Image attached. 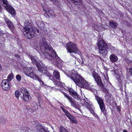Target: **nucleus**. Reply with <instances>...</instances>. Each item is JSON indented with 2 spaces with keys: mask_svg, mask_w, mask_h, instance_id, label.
<instances>
[{
  "mask_svg": "<svg viewBox=\"0 0 132 132\" xmlns=\"http://www.w3.org/2000/svg\"><path fill=\"white\" fill-rule=\"evenodd\" d=\"M43 10L45 11L48 14L50 13V11L48 10L45 9L44 8H43Z\"/></svg>",
  "mask_w": 132,
  "mask_h": 132,
  "instance_id": "37",
  "label": "nucleus"
},
{
  "mask_svg": "<svg viewBox=\"0 0 132 132\" xmlns=\"http://www.w3.org/2000/svg\"><path fill=\"white\" fill-rule=\"evenodd\" d=\"M66 48L68 52L74 53L81 56V53L77 48L76 45L75 43L71 42L67 43Z\"/></svg>",
  "mask_w": 132,
  "mask_h": 132,
  "instance_id": "5",
  "label": "nucleus"
},
{
  "mask_svg": "<svg viewBox=\"0 0 132 132\" xmlns=\"http://www.w3.org/2000/svg\"><path fill=\"white\" fill-rule=\"evenodd\" d=\"M37 128L39 130L38 132H47V130L44 128H42V126H37Z\"/></svg>",
  "mask_w": 132,
  "mask_h": 132,
  "instance_id": "22",
  "label": "nucleus"
},
{
  "mask_svg": "<svg viewBox=\"0 0 132 132\" xmlns=\"http://www.w3.org/2000/svg\"><path fill=\"white\" fill-rule=\"evenodd\" d=\"M4 20L9 28L11 29H13L14 27L11 21L7 18H5Z\"/></svg>",
  "mask_w": 132,
  "mask_h": 132,
  "instance_id": "14",
  "label": "nucleus"
},
{
  "mask_svg": "<svg viewBox=\"0 0 132 132\" xmlns=\"http://www.w3.org/2000/svg\"><path fill=\"white\" fill-rule=\"evenodd\" d=\"M42 25H44V24H42Z\"/></svg>",
  "mask_w": 132,
  "mask_h": 132,
  "instance_id": "52",
  "label": "nucleus"
},
{
  "mask_svg": "<svg viewBox=\"0 0 132 132\" xmlns=\"http://www.w3.org/2000/svg\"><path fill=\"white\" fill-rule=\"evenodd\" d=\"M71 105L73 107H76V105L75 101L71 97H70L68 99Z\"/></svg>",
  "mask_w": 132,
  "mask_h": 132,
  "instance_id": "19",
  "label": "nucleus"
},
{
  "mask_svg": "<svg viewBox=\"0 0 132 132\" xmlns=\"http://www.w3.org/2000/svg\"><path fill=\"white\" fill-rule=\"evenodd\" d=\"M72 3L76 5H80L81 4L80 0H72L71 1Z\"/></svg>",
  "mask_w": 132,
  "mask_h": 132,
  "instance_id": "23",
  "label": "nucleus"
},
{
  "mask_svg": "<svg viewBox=\"0 0 132 132\" xmlns=\"http://www.w3.org/2000/svg\"><path fill=\"white\" fill-rule=\"evenodd\" d=\"M5 9L11 14L14 15L15 14V11L14 9L12 6H10V5L8 7H7V8Z\"/></svg>",
  "mask_w": 132,
  "mask_h": 132,
  "instance_id": "17",
  "label": "nucleus"
},
{
  "mask_svg": "<svg viewBox=\"0 0 132 132\" xmlns=\"http://www.w3.org/2000/svg\"><path fill=\"white\" fill-rule=\"evenodd\" d=\"M117 80H119V82L120 84H121V82H122V80H121V79L120 75H117Z\"/></svg>",
  "mask_w": 132,
  "mask_h": 132,
  "instance_id": "33",
  "label": "nucleus"
},
{
  "mask_svg": "<svg viewBox=\"0 0 132 132\" xmlns=\"http://www.w3.org/2000/svg\"><path fill=\"white\" fill-rule=\"evenodd\" d=\"M2 88L5 90H9L10 88V83L7 79L3 80L1 83Z\"/></svg>",
  "mask_w": 132,
  "mask_h": 132,
  "instance_id": "11",
  "label": "nucleus"
},
{
  "mask_svg": "<svg viewBox=\"0 0 132 132\" xmlns=\"http://www.w3.org/2000/svg\"><path fill=\"white\" fill-rule=\"evenodd\" d=\"M64 112L65 113L66 115H67V114L68 113H69L68 111L66 110Z\"/></svg>",
  "mask_w": 132,
  "mask_h": 132,
  "instance_id": "42",
  "label": "nucleus"
},
{
  "mask_svg": "<svg viewBox=\"0 0 132 132\" xmlns=\"http://www.w3.org/2000/svg\"><path fill=\"white\" fill-rule=\"evenodd\" d=\"M68 91L70 94L74 98L77 100L80 99V98L79 97L77 93L74 91L72 88H70L68 89Z\"/></svg>",
  "mask_w": 132,
  "mask_h": 132,
  "instance_id": "13",
  "label": "nucleus"
},
{
  "mask_svg": "<svg viewBox=\"0 0 132 132\" xmlns=\"http://www.w3.org/2000/svg\"><path fill=\"white\" fill-rule=\"evenodd\" d=\"M51 1H55L56 0H50Z\"/></svg>",
  "mask_w": 132,
  "mask_h": 132,
  "instance_id": "48",
  "label": "nucleus"
},
{
  "mask_svg": "<svg viewBox=\"0 0 132 132\" xmlns=\"http://www.w3.org/2000/svg\"><path fill=\"white\" fill-rule=\"evenodd\" d=\"M92 76L98 85L102 88L103 92L106 93L107 92V90L104 88V85L99 75L97 73L95 72L93 73Z\"/></svg>",
  "mask_w": 132,
  "mask_h": 132,
  "instance_id": "6",
  "label": "nucleus"
},
{
  "mask_svg": "<svg viewBox=\"0 0 132 132\" xmlns=\"http://www.w3.org/2000/svg\"><path fill=\"white\" fill-rule=\"evenodd\" d=\"M39 102V104L40 103H42L43 102V100L41 96L40 95H38L37 97Z\"/></svg>",
  "mask_w": 132,
  "mask_h": 132,
  "instance_id": "26",
  "label": "nucleus"
},
{
  "mask_svg": "<svg viewBox=\"0 0 132 132\" xmlns=\"http://www.w3.org/2000/svg\"><path fill=\"white\" fill-rule=\"evenodd\" d=\"M24 26L22 31L25 37L28 39H30L34 36V31L31 30L32 25L29 22L27 21L24 22Z\"/></svg>",
  "mask_w": 132,
  "mask_h": 132,
  "instance_id": "3",
  "label": "nucleus"
},
{
  "mask_svg": "<svg viewBox=\"0 0 132 132\" xmlns=\"http://www.w3.org/2000/svg\"><path fill=\"white\" fill-rule=\"evenodd\" d=\"M2 67L1 64H0V72L2 70Z\"/></svg>",
  "mask_w": 132,
  "mask_h": 132,
  "instance_id": "45",
  "label": "nucleus"
},
{
  "mask_svg": "<svg viewBox=\"0 0 132 132\" xmlns=\"http://www.w3.org/2000/svg\"><path fill=\"white\" fill-rule=\"evenodd\" d=\"M53 75L55 78L57 79H59L60 77L59 73L57 70H55L54 72Z\"/></svg>",
  "mask_w": 132,
  "mask_h": 132,
  "instance_id": "21",
  "label": "nucleus"
},
{
  "mask_svg": "<svg viewBox=\"0 0 132 132\" xmlns=\"http://www.w3.org/2000/svg\"><path fill=\"white\" fill-rule=\"evenodd\" d=\"M129 71L131 75L132 74V67L129 69Z\"/></svg>",
  "mask_w": 132,
  "mask_h": 132,
  "instance_id": "39",
  "label": "nucleus"
},
{
  "mask_svg": "<svg viewBox=\"0 0 132 132\" xmlns=\"http://www.w3.org/2000/svg\"><path fill=\"white\" fill-rule=\"evenodd\" d=\"M105 49L101 50H99V52L100 54L103 56H105L107 54L108 52L109 48L107 49L105 47Z\"/></svg>",
  "mask_w": 132,
  "mask_h": 132,
  "instance_id": "16",
  "label": "nucleus"
},
{
  "mask_svg": "<svg viewBox=\"0 0 132 132\" xmlns=\"http://www.w3.org/2000/svg\"><path fill=\"white\" fill-rule=\"evenodd\" d=\"M38 27L39 28H41L42 27H41V26H40L39 25H38Z\"/></svg>",
  "mask_w": 132,
  "mask_h": 132,
  "instance_id": "49",
  "label": "nucleus"
},
{
  "mask_svg": "<svg viewBox=\"0 0 132 132\" xmlns=\"http://www.w3.org/2000/svg\"><path fill=\"white\" fill-rule=\"evenodd\" d=\"M3 10V9L2 7H1V5H0V12H2Z\"/></svg>",
  "mask_w": 132,
  "mask_h": 132,
  "instance_id": "41",
  "label": "nucleus"
},
{
  "mask_svg": "<svg viewBox=\"0 0 132 132\" xmlns=\"http://www.w3.org/2000/svg\"><path fill=\"white\" fill-rule=\"evenodd\" d=\"M39 106H40V107L41 108H42V107L41 106V104H40H40H39Z\"/></svg>",
  "mask_w": 132,
  "mask_h": 132,
  "instance_id": "51",
  "label": "nucleus"
},
{
  "mask_svg": "<svg viewBox=\"0 0 132 132\" xmlns=\"http://www.w3.org/2000/svg\"><path fill=\"white\" fill-rule=\"evenodd\" d=\"M34 68H28L24 71V73L27 76H29L34 79L38 81L42 85H44V84L42 80L41 76H38L34 73L33 72Z\"/></svg>",
  "mask_w": 132,
  "mask_h": 132,
  "instance_id": "4",
  "label": "nucleus"
},
{
  "mask_svg": "<svg viewBox=\"0 0 132 132\" xmlns=\"http://www.w3.org/2000/svg\"><path fill=\"white\" fill-rule=\"evenodd\" d=\"M131 76H132V74H131Z\"/></svg>",
  "mask_w": 132,
  "mask_h": 132,
  "instance_id": "53",
  "label": "nucleus"
},
{
  "mask_svg": "<svg viewBox=\"0 0 132 132\" xmlns=\"http://www.w3.org/2000/svg\"><path fill=\"white\" fill-rule=\"evenodd\" d=\"M64 73L68 77L71 78L79 87L90 90H92V88L90 86L88 82L81 76L76 74L72 73L71 72L68 71L65 72Z\"/></svg>",
  "mask_w": 132,
  "mask_h": 132,
  "instance_id": "2",
  "label": "nucleus"
},
{
  "mask_svg": "<svg viewBox=\"0 0 132 132\" xmlns=\"http://www.w3.org/2000/svg\"><path fill=\"white\" fill-rule=\"evenodd\" d=\"M46 40L42 38L41 44L42 48V50L46 58L50 60H52V62H55L56 64L59 63L60 58L58 56L55 51L49 45H48Z\"/></svg>",
  "mask_w": 132,
  "mask_h": 132,
  "instance_id": "1",
  "label": "nucleus"
},
{
  "mask_svg": "<svg viewBox=\"0 0 132 132\" xmlns=\"http://www.w3.org/2000/svg\"><path fill=\"white\" fill-rule=\"evenodd\" d=\"M28 57L31 59L32 64L36 65L38 70L42 67L40 61H39L36 57L29 55Z\"/></svg>",
  "mask_w": 132,
  "mask_h": 132,
  "instance_id": "10",
  "label": "nucleus"
},
{
  "mask_svg": "<svg viewBox=\"0 0 132 132\" xmlns=\"http://www.w3.org/2000/svg\"><path fill=\"white\" fill-rule=\"evenodd\" d=\"M75 59H76V60H75V62L74 63L75 65H79V63L76 57H75Z\"/></svg>",
  "mask_w": 132,
  "mask_h": 132,
  "instance_id": "35",
  "label": "nucleus"
},
{
  "mask_svg": "<svg viewBox=\"0 0 132 132\" xmlns=\"http://www.w3.org/2000/svg\"><path fill=\"white\" fill-rule=\"evenodd\" d=\"M15 57H19V56L17 54H16L14 55Z\"/></svg>",
  "mask_w": 132,
  "mask_h": 132,
  "instance_id": "44",
  "label": "nucleus"
},
{
  "mask_svg": "<svg viewBox=\"0 0 132 132\" xmlns=\"http://www.w3.org/2000/svg\"><path fill=\"white\" fill-rule=\"evenodd\" d=\"M109 25L112 28H115L118 26V24L114 21L112 20L110 21Z\"/></svg>",
  "mask_w": 132,
  "mask_h": 132,
  "instance_id": "20",
  "label": "nucleus"
},
{
  "mask_svg": "<svg viewBox=\"0 0 132 132\" xmlns=\"http://www.w3.org/2000/svg\"><path fill=\"white\" fill-rule=\"evenodd\" d=\"M66 116L69 119L71 117H72V116L69 113H68L67 114Z\"/></svg>",
  "mask_w": 132,
  "mask_h": 132,
  "instance_id": "38",
  "label": "nucleus"
},
{
  "mask_svg": "<svg viewBox=\"0 0 132 132\" xmlns=\"http://www.w3.org/2000/svg\"><path fill=\"white\" fill-rule=\"evenodd\" d=\"M88 100H85L84 101V104L86 106H89L90 104L88 102Z\"/></svg>",
  "mask_w": 132,
  "mask_h": 132,
  "instance_id": "34",
  "label": "nucleus"
},
{
  "mask_svg": "<svg viewBox=\"0 0 132 132\" xmlns=\"http://www.w3.org/2000/svg\"><path fill=\"white\" fill-rule=\"evenodd\" d=\"M123 132H128L126 130H124L123 131Z\"/></svg>",
  "mask_w": 132,
  "mask_h": 132,
  "instance_id": "47",
  "label": "nucleus"
},
{
  "mask_svg": "<svg viewBox=\"0 0 132 132\" xmlns=\"http://www.w3.org/2000/svg\"><path fill=\"white\" fill-rule=\"evenodd\" d=\"M126 62L129 65L132 67V60H129L128 59L126 60Z\"/></svg>",
  "mask_w": 132,
  "mask_h": 132,
  "instance_id": "30",
  "label": "nucleus"
},
{
  "mask_svg": "<svg viewBox=\"0 0 132 132\" xmlns=\"http://www.w3.org/2000/svg\"><path fill=\"white\" fill-rule=\"evenodd\" d=\"M110 97V96L109 94H106L105 96V98L106 100L107 101V102H110V100H109Z\"/></svg>",
  "mask_w": 132,
  "mask_h": 132,
  "instance_id": "28",
  "label": "nucleus"
},
{
  "mask_svg": "<svg viewBox=\"0 0 132 132\" xmlns=\"http://www.w3.org/2000/svg\"><path fill=\"white\" fill-rule=\"evenodd\" d=\"M0 4H2L5 8H7L10 5L7 0H0Z\"/></svg>",
  "mask_w": 132,
  "mask_h": 132,
  "instance_id": "18",
  "label": "nucleus"
},
{
  "mask_svg": "<svg viewBox=\"0 0 132 132\" xmlns=\"http://www.w3.org/2000/svg\"><path fill=\"white\" fill-rule=\"evenodd\" d=\"M38 70L40 71L44 74L45 76L48 77L50 79L52 80L56 85H58L59 82L56 79L53 78V76L42 67Z\"/></svg>",
  "mask_w": 132,
  "mask_h": 132,
  "instance_id": "7",
  "label": "nucleus"
},
{
  "mask_svg": "<svg viewBox=\"0 0 132 132\" xmlns=\"http://www.w3.org/2000/svg\"><path fill=\"white\" fill-rule=\"evenodd\" d=\"M71 122L72 123H76L77 122V121L75 120V119L74 118V117L72 116V117H71L69 118Z\"/></svg>",
  "mask_w": 132,
  "mask_h": 132,
  "instance_id": "27",
  "label": "nucleus"
},
{
  "mask_svg": "<svg viewBox=\"0 0 132 132\" xmlns=\"http://www.w3.org/2000/svg\"><path fill=\"white\" fill-rule=\"evenodd\" d=\"M95 97L102 111L103 112L104 115L106 116L105 108L103 100L100 97L97 95H95Z\"/></svg>",
  "mask_w": 132,
  "mask_h": 132,
  "instance_id": "9",
  "label": "nucleus"
},
{
  "mask_svg": "<svg viewBox=\"0 0 132 132\" xmlns=\"http://www.w3.org/2000/svg\"><path fill=\"white\" fill-rule=\"evenodd\" d=\"M110 59L111 62H114L117 61L118 58L115 54H112L110 56Z\"/></svg>",
  "mask_w": 132,
  "mask_h": 132,
  "instance_id": "15",
  "label": "nucleus"
},
{
  "mask_svg": "<svg viewBox=\"0 0 132 132\" xmlns=\"http://www.w3.org/2000/svg\"><path fill=\"white\" fill-rule=\"evenodd\" d=\"M81 55L82 54H81V56L79 55L80 57H81V60H80L79 59H78L77 57H76V58L77 59L79 64H81V65L82 66L83 65H85L86 64L84 63V61H83V60L82 59V58L81 57Z\"/></svg>",
  "mask_w": 132,
  "mask_h": 132,
  "instance_id": "24",
  "label": "nucleus"
},
{
  "mask_svg": "<svg viewBox=\"0 0 132 132\" xmlns=\"http://www.w3.org/2000/svg\"><path fill=\"white\" fill-rule=\"evenodd\" d=\"M40 31L38 29H37V32L38 33H39V32Z\"/></svg>",
  "mask_w": 132,
  "mask_h": 132,
  "instance_id": "46",
  "label": "nucleus"
},
{
  "mask_svg": "<svg viewBox=\"0 0 132 132\" xmlns=\"http://www.w3.org/2000/svg\"><path fill=\"white\" fill-rule=\"evenodd\" d=\"M15 96L16 98H18L20 95V92L18 91H16L15 92Z\"/></svg>",
  "mask_w": 132,
  "mask_h": 132,
  "instance_id": "31",
  "label": "nucleus"
},
{
  "mask_svg": "<svg viewBox=\"0 0 132 132\" xmlns=\"http://www.w3.org/2000/svg\"><path fill=\"white\" fill-rule=\"evenodd\" d=\"M13 76L12 73L10 74L7 77V81H11L13 78Z\"/></svg>",
  "mask_w": 132,
  "mask_h": 132,
  "instance_id": "25",
  "label": "nucleus"
},
{
  "mask_svg": "<svg viewBox=\"0 0 132 132\" xmlns=\"http://www.w3.org/2000/svg\"><path fill=\"white\" fill-rule=\"evenodd\" d=\"M60 132H68L67 130L63 127H60Z\"/></svg>",
  "mask_w": 132,
  "mask_h": 132,
  "instance_id": "29",
  "label": "nucleus"
},
{
  "mask_svg": "<svg viewBox=\"0 0 132 132\" xmlns=\"http://www.w3.org/2000/svg\"><path fill=\"white\" fill-rule=\"evenodd\" d=\"M61 108L64 112L66 110L63 107H61Z\"/></svg>",
  "mask_w": 132,
  "mask_h": 132,
  "instance_id": "40",
  "label": "nucleus"
},
{
  "mask_svg": "<svg viewBox=\"0 0 132 132\" xmlns=\"http://www.w3.org/2000/svg\"><path fill=\"white\" fill-rule=\"evenodd\" d=\"M20 91L23 94L22 98L24 102H29L31 99V97L29 95L28 91L25 88L23 87L20 89Z\"/></svg>",
  "mask_w": 132,
  "mask_h": 132,
  "instance_id": "8",
  "label": "nucleus"
},
{
  "mask_svg": "<svg viewBox=\"0 0 132 132\" xmlns=\"http://www.w3.org/2000/svg\"><path fill=\"white\" fill-rule=\"evenodd\" d=\"M5 34V33H2L1 34L0 33V37H2V36H3V35H4Z\"/></svg>",
  "mask_w": 132,
  "mask_h": 132,
  "instance_id": "43",
  "label": "nucleus"
},
{
  "mask_svg": "<svg viewBox=\"0 0 132 132\" xmlns=\"http://www.w3.org/2000/svg\"><path fill=\"white\" fill-rule=\"evenodd\" d=\"M64 95L66 98H67L68 99L69 98H70L71 97L69 95H68L66 93H64Z\"/></svg>",
  "mask_w": 132,
  "mask_h": 132,
  "instance_id": "36",
  "label": "nucleus"
},
{
  "mask_svg": "<svg viewBox=\"0 0 132 132\" xmlns=\"http://www.w3.org/2000/svg\"><path fill=\"white\" fill-rule=\"evenodd\" d=\"M39 106H40V107L41 108H42V107L41 106V104H40H40H39Z\"/></svg>",
  "mask_w": 132,
  "mask_h": 132,
  "instance_id": "50",
  "label": "nucleus"
},
{
  "mask_svg": "<svg viewBox=\"0 0 132 132\" xmlns=\"http://www.w3.org/2000/svg\"><path fill=\"white\" fill-rule=\"evenodd\" d=\"M16 79L19 81H20L21 78V76L19 74L17 75L16 76Z\"/></svg>",
  "mask_w": 132,
  "mask_h": 132,
  "instance_id": "32",
  "label": "nucleus"
},
{
  "mask_svg": "<svg viewBox=\"0 0 132 132\" xmlns=\"http://www.w3.org/2000/svg\"><path fill=\"white\" fill-rule=\"evenodd\" d=\"M99 49V50H101L105 49V47H106L107 49H108L107 44L104 42L103 40H100L98 42L97 44Z\"/></svg>",
  "mask_w": 132,
  "mask_h": 132,
  "instance_id": "12",
  "label": "nucleus"
}]
</instances>
